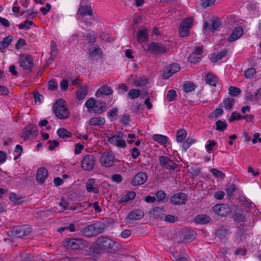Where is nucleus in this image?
Returning a JSON list of instances; mask_svg holds the SVG:
<instances>
[{
    "mask_svg": "<svg viewBox=\"0 0 261 261\" xmlns=\"http://www.w3.org/2000/svg\"><path fill=\"white\" fill-rule=\"evenodd\" d=\"M144 216V212L141 210H135L127 216V219L132 221L141 219Z\"/></svg>",
    "mask_w": 261,
    "mask_h": 261,
    "instance_id": "4be33fe9",
    "label": "nucleus"
},
{
    "mask_svg": "<svg viewBox=\"0 0 261 261\" xmlns=\"http://www.w3.org/2000/svg\"><path fill=\"white\" fill-rule=\"evenodd\" d=\"M188 59L191 63H196L200 61V57L192 53Z\"/></svg>",
    "mask_w": 261,
    "mask_h": 261,
    "instance_id": "4d7b16f0",
    "label": "nucleus"
},
{
    "mask_svg": "<svg viewBox=\"0 0 261 261\" xmlns=\"http://www.w3.org/2000/svg\"><path fill=\"white\" fill-rule=\"evenodd\" d=\"M89 56L92 58L96 57H101V50L97 45H92L89 48Z\"/></svg>",
    "mask_w": 261,
    "mask_h": 261,
    "instance_id": "b1692460",
    "label": "nucleus"
},
{
    "mask_svg": "<svg viewBox=\"0 0 261 261\" xmlns=\"http://www.w3.org/2000/svg\"><path fill=\"white\" fill-rule=\"evenodd\" d=\"M140 93L141 91L139 89H132L127 93V96L132 99H134L139 97Z\"/></svg>",
    "mask_w": 261,
    "mask_h": 261,
    "instance_id": "a19ab883",
    "label": "nucleus"
},
{
    "mask_svg": "<svg viewBox=\"0 0 261 261\" xmlns=\"http://www.w3.org/2000/svg\"><path fill=\"white\" fill-rule=\"evenodd\" d=\"M48 176V171L44 168L42 167L38 169L36 178L37 181L41 184H43Z\"/></svg>",
    "mask_w": 261,
    "mask_h": 261,
    "instance_id": "f3484780",
    "label": "nucleus"
},
{
    "mask_svg": "<svg viewBox=\"0 0 261 261\" xmlns=\"http://www.w3.org/2000/svg\"><path fill=\"white\" fill-rule=\"evenodd\" d=\"M188 200V196L182 192L173 194L170 197V202L173 205H180Z\"/></svg>",
    "mask_w": 261,
    "mask_h": 261,
    "instance_id": "ddd939ff",
    "label": "nucleus"
},
{
    "mask_svg": "<svg viewBox=\"0 0 261 261\" xmlns=\"http://www.w3.org/2000/svg\"><path fill=\"white\" fill-rule=\"evenodd\" d=\"M91 225L96 236L103 233L106 228V224L101 221H97L91 224Z\"/></svg>",
    "mask_w": 261,
    "mask_h": 261,
    "instance_id": "aec40b11",
    "label": "nucleus"
},
{
    "mask_svg": "<svg viewBox=\"0 0 261 261\" xmlns=\"http://www.w3.org/2000/svg\"><path fill=\"white\" fill-rule=\"evenodd\" d=\"M176 92L174 90H170L167 92V99L168 101H172L175 100L176 99Z\"/></svg>",
    "mask_w": 261,
    "mask_h": 261,
    "instance_id": "a18cd8bd",
    "label": "nucleus"
},
{
    "mask_svg": "<svg viewBox=\"0 0 261 261\" xmlns=\"http://www.w3.org/2000/svg\"><path fill=\"white\" fill-rule=\"evenodd\" d=\"M120 121V123L123 124L124 126L127 125L129 121V115L126 114H123Z\"/></svg>",
    "mask_w": 261,
    "mask_h": 261,
    "instance_id": "69168bd1",
    "label": "nucleus"
},
{
    "mask_svg": "<svg viewBox=\"0 0 261 261\" xmlns=\"http://www.w3.org/2000/svg\"><path fill=\"white\" fill-rule=\"evenodd\" d=\"M196 87V86L193 83L189 81H186L183 85V90L186 93H189L194 91Z\"/></svg>",
    "mask_w": 261,
    "mask_h": 261,
    "instance_id": "f704fd0d",
    "label": "nucleus"
},
{
    "mask_svg": "<svg viewBox=\"0 0 261 261\" xmlns=\"http://www.w3.org/2000/svg\"><path fill=\"white\" fill-rule=\"evenodd\" d=\"M193 19L192 17H188L184 19L180 25L188 29H190L193 24Z\"/></svg>",
    "mask_w": 261,
    "mask_h": 261,
    "instance_id": "37998d69",
    "label": "nucleus"
},
{
    "mask_svg": "<svg viewBox=\"0 0 261 261\" xmlns=\"http://www.w3.org/2000/svg\"><path fill=\"white\" fill-rule=\"evenodd\" d=\"M58 88V85L55 80H51L48 82V89L52 91L56 90Z\"/></svg>",
    "mask_w": 261,
    "mask_h": 261,
    "instance_id": "0e129e2a",
    "label": "nucleus"
},
{
    "mask_svg": "<svg viewBox=\"0 0 261 261\" xmlns=\"http://www.w3.org/2000/svg\"><path fill=\"white\" fill-rule=\"evenodd\" d=\"M86 15L92 17L91 19L93 20H96L97 18V17L94 15L93 10L90 5H82L80 4L77 12V15L79 18L80 17L83 18Z\"/></svg>",
    "mask_w": 261,
    "mask_h": 261,
    "instance_id": "9d476101",
    "label": "nucleus"
},
{
    "mask_svg": "<svg viewBox=\"0 0 261 261\" xmlns=\"http://www.w3.org/2000/svg\"><path fill=\"white\" fill-rule=\"evenodd\" d=\"M227 124L221 120H218L216 122V129L220 132H223L227 127Z\"/></svg>",
    "mask_w": 261,
    "mask_h": 261,
    "instance_id": "49530a36",
    "label": "nucleus"
},
{
    "mask_svg": "<svg viewBox=\"0 0 261 261\" xmlns=\"http://www.w3.org/2000/svg\"><path fill=\"white\" fill-rule=\"evenodd\" d=\"M187 136V132L184 129H180L177 132L176 141L181 143Z\"/></svg>",
    "mask_w": 261,
    "mask_h": 261,
    "instance_id": "ea45409f",
    "label": "nucleus"
},
{
    "mask_svg": "<svg viewBox=\"0 0 261 261\" xmlns=\"http://www.w3.org/2000/svg\"><path fill=\"white\" fill-rule=\"evenodd\" d=\"M243 34V28L241 27L236 28L228 38L229 42L234 41L239 39Z\"/></svg>",
    "mask_w": 261,
    "mask_h": 261,
    "instance_id": "6ab92c4d",
    "label": "nucleus"
},
{
    "mask_svg": "<svg viewBox=\"0 0 261 261\" xmlns=\"http://www.w3.org/2000/svg\"><path fill=\"white\" fill-rule=\"evenodd\" d=\"M221 22L220 19L218 18H216L211 20L210 24L207 22H205L204 23V27L208 28L209 31L213 32L216 30H217L220 27Z\"/></svg>",
    "mask_w": 261,
    "mask_h": 261,
    "instance_id": "a211bd4d",
    "label": "nucleus"
},
{
    "mask_svg": "<svg viewBox=\"0 0 261 261\" xmlns=\"http://www.w3.org/2000/svg\"><path fill=\"white\" fill-rule=\"evenodd\" d=\"M57 134L58 136L63 139H67L71 137V134L65 128H59L57 130Z\"/></svg>",
    "mask_w": 261,
    "mask_h": 261,
    "instance_id": "473e14b6",
    "label": "nucleus"
},
{
    "mask_svg": "<svg viewBox=\"0 0 261 261\" xmlns=\"http://www.w3.org/2000/svg\"><path fill=\"white\" fill-rule=\"evenodd\" d=\"M178 217L171 215H168L166 216L165 220L166 222L173 223L178 220Z\"/></svg>",
    "mask_w": 261,
    "mask_h": 261,
    "instance_id": "338daca9",
    "label": "nucleus"
},
{
    "mask_svg": "<svg viewBox=\"0 0 261 261\" xmlns=\"http://www.w3.org/2000/svg\"><path fill=\"white\" fill-rule=\"evenodd\" d=\"M88 86L87 85L80 86L79 89L76 91V98L79 100H83L86 97L88 93Z\"/></svg>",
    "mask_w": 261,
    "mask_h": 261,
    "instance_id": "5701e85b",
    "label": "nucleus"
},
{
    "mask_svg": "<svg viewBox=\"0 0 261 261\" xmlns=\"http://www.w3.org/2000/svg\"><path fill=\"white\" fill-rule=\"evenodd\" d=\"M158 160L160 165L168 171L174 170L178 167V164L167 156L160 155Z\"/></svg>",
    "mask_w": 261,
    "mask_h": 261,
    "instance_id": "423d86ee",
    "label": "nucleus"
},
{
    "mask_svg": "<svg viewBox=\"0 0 261 261\" xmlns=\"http://www.w3.org/2000/svg\"><path fill=\"white\" fill-rule=\"evenodd\" d=\"M86 39L89 43H94L96 41L95 34L93 32L89 33L86 35Z\"/></svg>",
    "mask_w": 261,
    "mask_h": 261,
    "instance_id": "5fc2aeb1",
    "label": "nucleus"
},
{
    "mask_svg": "<svg viewBox=\"0 0 261 261\" xmlns=\"http://www.w3.org/2000/svg\"><path fill=\"white\" fill-rule=\"evenodd\" d=\"M147 177V175L145 172H140L133 177L131 181V185L135 186L142 185L146 181Z\"/></svg>",
    "mask_w": 261,
    "mask_h": 261,
    "instance_id": "2eb2a0df",
    "label": "nucleus"
},
{
    "mask_svg": "<svg viewBox=\"0 0 261 261\" xmlns=\"http://www.w3.org/2000/svg\"><path fill=\"white\" fill-rule=\"evenodd\" d=\"M67 245L71 249H82L87 246V242L82 239H71L66 240Z\"/></svg>",
    "mask_w": 261,
    "mask_h": 261,
    "instance_id": "1a4fd4ad",
    "label": "nucleus"
},
{
    "mask_svg": "<svg viewBox=\"0 0 261 261\" xmlns=\"http://www.w3.org/2000/svg\"><path fill=\"white\" fill-rule=\"evenodd\" d=\"M105 119L102 117H93L89 120V124L90 125H97L101 127L105 123Z\"/></svg>",
    "mask_w": 261,
    "mask_h": 261,
    "instance_id": "cd10ccee",
    "label": "nucleus"
},
{
    "mask_svg": "<svg viewBox=\"0 0 261 261\" xmlns=\"http://www.w3.org/2000/svg\"><path fill=\"white\" fill-rule=\"evenodd\" d=\"M113 92V89L107 85H105L100 87L96 92L95 95L97 97H99L102 95H109L112 94Z\"/></svg>",
    "mask_w": 261,
    "mask_h": 261,
    "instance_id": "412c9836",
    "label": "nucleus"
},
{
    "mask_svg": "<svg viewBox=\"0 0 261 261\" xmlns=\"http://www.w3.org/2000/svg\"><path fill=\"white\" fill-rule=\"evenodd\" d=\"M156 199L158 202H162L164 200V199L166 196V194L165 191L163 190H159L156 192L155 194Z\"/></svg>",
    "mask_w": 261,
    "mask_h": 261,
    "instance_id": "09e8293b",
    "label": "nucleus"
},
{
    "mask_svg": "<svg viewBox=\"0 0 261 261\" xmlns=\"http://www.w3.org/2000/svg\"><path fill=\"white\" fill-rule=\"evenodd\" d=\"M47 143L49 144L48 149L49 150H54L55 148L59 145V143L57 140H49Z\"/></svg>",
    "mask_w": 261,
    "mask_h": 261,
    "instance_id": "052dcab7",
    "label": "nucleus"
},
{
    "mask_svg": "<svg viewBox=\"0 0 261 261\" xmlns=\"http://www.w3.org/2000/svg\"><path fill=\"white\" fill-rule=\"evenodd\" d=\"M236 190V187L234 184L229 185L226 189V194L228 196H231Z\"/></svg>",
    "mask_w": 261,
    "mask_h": 261,
    "instance_id": "774afa93",
    "label": "nucleus"
},
{
    "mask_svg": "<svg viewBox=\"0 0 261 261\" xmlns=\"http://www.w3.org/2000/svg\"><path fill=\"white\" fill-rule=\"evenodd\" d=\"M38 134L37 126L34 124H29L25 127L22 133V137L26 139H32L36 137Z\"/></svg>",
    "mask_w": 261,
    "mask_h": 261,
    "instance_id": "f8f14e48",
    "label": "nucleus"
},
{
    "mask_svg": "<svg viewBox=\"0 0 261 261\" xmlns=\"http://www.w3.org/2000/svg\"><path fill=\"white\" fill-rule=\"evenodd\" d=\"M227 54V49H223L218 54H213L210 58L211 61L213 63H216L218 61L222 59Z\"/></svg>",
    "mask_w": 261,
    "mask_h": 261,
    "instance_id": "2f4dec72",
    "label": "nucleus"
},
{
    "mask_svg": "<svg viewBox=\"0 0 261 261\" xmlns=\"http://www.w3.org/2000/svg\"><path fill=\"white\" fill-rule=\"evenodd\" d=\"M229 94L231 96L236 97L238 96L241 92V90L239 88L231 86L228 88Z\"/></svg>",
    "mask_w": 261,
    "mask_h": 261,
    "instance_id": "79ce46f5",
    "label": "nucleus"
},
{
    "mask_svg": "<svg viewBox=\"0 0 261 261\" xmlns=\"http://www.w3.org/2000/svg\"><path fill=\"white\" fill-rule=\"evenodd\" d=\"M152 138L154 141L162 144H166L168 140V138L166 136L159 134H154Z\"/></svg>",
    "mask_w": 261,
    "mask_h": 261,
    "instance_id": "4c0bfd02",
    "label": "nucleus"
},
{
    "mask_svg": "<svg viewBox=\"0 0 261 261\" xmlns=\"http://www.w3.org/2000/svg\"><path fill=\"white\" fill-rule=\"evenodd\" d=\"M201 5L204 8L210 7L214 5L216 2V0H201Z\"/></svg>",
    "mask_w": 261,
    "mask_h": 261,
    "instance_id": "e2e57ef3",
    "label": "nucleus"
},
{
    "mask_svg": "<svg viewBox=\"0 0 261 261\" xmlns=\"http://www.w3.org/2000/svg\"><path fill=\"white\" fill-rule=\"evenodd\" d=\"M195 142V140L193 139L188 138L185 140L182 144L184 149L186 151L190 146Z\"/></svg>",
    "mask_w": 261,
    "mask_h": 261,
    "instance_id": "13d9d810",
    "label": "nucleus"
},
{
    "mask_svg": "<svg viewBox=\"0 0 261 261\" xmlns=\"http://www.w3.org/2000/svg\"><path fill=\"white\" fill-rule=\"evenodd\" d=\"M32 231V228L28 225L15 226L8 232V234L12 237L22 238L30 234Z\"/></svg>",
    "mask_w": 261,
    "mask_h": 261,
    "instance_id": "20e7f679",
    "label": "nucleus"
},
{
    "mask_svg": "<svg viewBox=\"0 0 261 261\" xmlns=\"http://www.w3.org/2000/svg\"><path fill=\"white\" fill-rule=\"evenodd\" d=\"M96 164V159L93 154L85 155L81 161V167L85 171L93 169Z\"/></svg>",
    "mask_w": 261,
    "mask_h": 261,
    "instance_id": "0eeeda50",
    "label": "nucleus"
},
{
    "mask_svg": "<svg viewBox=\"0 0 261 261\" xmlns=\"http://www.w3.org/2000/svg\"><path fill=\"white\" fill-rule=\"evenodd\" d=\"M136 196V193L134 192H130L126 194H125L124 196L122 197L121 199L119 200V202L120 203H122L123 202H127L128 201L132 200L134 198V197Z\"/></svg>",
    "mask_w": 261,
    "mask_h": 261,
    "instance_id": "e433bc0d",
    "label": "nucleus"
},
{
    "mask_svg": "<svg viewBox=\"0 0 261 261\" xmlns=\"http://www.w3.org/2000/svg\"><path fill=\"white\" fill-rule=\"evenodd\" d=\"M213 211L221 217L226 216L230 212L228 205L224 204H217L213 207Z\"/></svg>",
    "mask_w": 261,
    "mask_h": 261,
    "instance_id": "dca6fc26",
    "label": "nucleus"
},
{
    "mask_svg": "<svg viewBox=\"0 0 261 261\" xmlns=\"http://www.w3.org/2000/svg\"><path fill=\"white\" fill-rule=\"evenodd\" d=\"M13 39V37L11 35L5 37L3 40L0 42V50L7 48L12 42Z\"/></svg>",
    "mask_w": 261,
    "mask_h": 261,
    "instance_id": "72a5a7b5",
    "label": "nucleus"
},
{
    "mask_svg": "<svg viewBox=\"0 0 261 261\" xmlns=\"http://www.w3.org/2000/svg\"><path fill=\"white\" fill-rule=\"evenodd\" d=\"M95 183V180L93 178H90L88 180L86 188L88 192H92L95 194H97L99 192V190L97 188L93 187V185Z\"/></svg>",
    "mask_w": 261,
    "mask_h": 261,
    "instance_id": "bb28decb",
    "label": "nucleus"
},
{
    "mask_svg": "<svg viewBox=\"0 0 261 261\" xmlns=\"http://www.w3.org/2000/svg\"><path fill=\"white\" fill-rule=\"evenodd\" d=\"M148 30L146 29H139L137 33V37L140 43L144 42L148 40Z\"/></svg>",
    "mask_w": 261,
    "mask_h": 261,
    "instance_id": "a878e982",
    "label": "nucleus"
},
{
    "mask_svg": "<svg viewBox=\"0 0 261 261\" xmlns=\"http://www.w3.org/2000/svg\"><path fill=\"white\" fill-rule=\"evenodd\" d=\"M211 220V218L207 215L200 214L196 216L194 218V221L197 224H205Z\"/></svg>",
    "mask_w": 261,
    "mask_h": 261,
    "instance_id": "393cba45",
    "label": "nucleus"
},
{
    "mask_svg": "<svg viewBox=\"0 0 261 261\" xmlns=\"http://www.w3.org/2000/svg\"><path fill=\"white\" fill-rule=\"evenodd\" d=\"M83 236L87 238H92L95 237L93 228L91 224L86 226L82 231Z\"/></svg>",
    "mask_w": 261,
    "mask_h": 261,
    "instance_id": "c756f323",
    "label": "nucleus"
},
{
    "mask_svg": "<svg viewBox=\"0 0 261 261\" xmlns=\"http://www.w3.org/2000/svg\"><path fill=\"white\" fill-rule=\"evenodd\" d=\"M108 140L110 143L114 144L118 147L125 148L126 147V142L123 139L116 140L114 138H108Z\"/></svg>",
    "mask_w": 261,
    "mask_h": 261,
    "instance_id": "7c9ffc66",
    "label": "nucleus"
},
{
    "mask_svg": "<svg viewBox=\"0 0 261 261\" xmlns=\"http://www.w3.org/2000/svg\"><path fill=\"white\" fill-rule=\"evenodd\" d=\"M227 229L223 227L220 228L217 230L216 232L217 236L220 239L225 238L227 236Z\"/></svg>",
    "mask_w": 261,
    "mask_h": 261,
    "instance_id": "c03bdc74",
    "label": "nucleus"
},
{
    "mask_svg": "<svg viewBox=\"0 0 261 261\" xmlns=\"http://www.w3.org/2000/svg\"><path fill=\"white\" fill-rule=\"evenodd\" d=\"M205 80L207 84L216 87L218 82V77L214 74L210 73L205 75Z\"/></svg>",
    "mask_w": 261,
    "mask_h": 261,
    "instance_id": "c85d7f7f",
    "label": "nucleus"
},
{
    "mask_svg": "<svg viewBox=\"0 0 261 261\" xmlns=\"http://www.w3.org/2000/svg\"><path fill=\"white\" fill-rule=\"evenodd\" d=\"M115 243V241L105 236L98 237L95 242V244L98 249L110 252H114L115 250L114 248Z\"/></svg>",
    "mask_w": 261,
    "mask_h": 261,
    "instance_id": "f257e3e1",
    "label": "nucleus"
},
{
    "mask_svg": "<svg viewBox=\"0 0 261 261\" xmlns=\"http://www.w3.org/2000/svg\"><path fill=\"white\" fill-rule=\"evenodd\" d=\"M234 102L235 100L234 98L229 97L225 98L223 101L224 108L228 110H231Z\"/></svg>",
    "mask_w": 261,
    "mask_h": 261,
    "instance_id": "c9c22d12",
    "label": "nucleus"
},
{
    "mask_svg": "<svg viewBox=\"0 0 261 261\" xmlns=\"http://www.w3.org/2000/svg\"><path fill=\"white\" fill-rule=\"evenodd\" d=\"M85 106L88 109V111L93 110L96 114H100L105 111L107 107V103L105 102L96 100L94 98L90 97L86 101Z\"/></svg>",
    "mask_w": 261,
    "mask_h": 261,
    "instance_id": "f03ea898",
    "label": "nucleus"
},
{
    "mask_svg": "<svg viewBox=\"0 0 261 261\" xmlns=\"http://www.w3.org/2000/svg\"><path fill=\"white\" fill-rule=\"evenodd\" d=\"M115 155L111 151L104 152L101 155L99 161L101 165L107 168L114 165Z\"/></svg>",
    "mask_w": 261,
    "mask_h": 261,
    "instance_id": "6e6552de",
    "label": "nucleus"
},
{
    "mask_svg": "<svg viewBox=\"0 0 261 261\" xmlns=\"http://www.w3.org/2000/svg\"><path fill=\"white\" fill-rule=\"evenodd\" d=\"M65 101L62 99L57 100L53 106L55 115L60 119H67L69 117V112L65 106Z\"/></svg>",
    "mask_w": 261,
    "mask_h": 261,
    "instance_id": "7ed1b4c3",
    "label": "nucleus"
},
{
    "mask_svg": "<svg viewBox=\"0 0 261 261\" xmlns=\"http://www.w3.org/2000/svg\"><path fill=\"white\" fill-rule=\"evenodd\" d=\"M147 83L146 79L140 77L135 81V84L137 86H143Z\"/></svg>",
    "mask_w": 261,
    "mask_h": 261,
    "instance_id": "680f3d73",
    "label": "nucleus"
},
{
    "mask_svg": "<svg viewBox=\"0 0 261 261\" xmlns=\"http://www.w3.org/2000/svg\"><path fill=\"white\" fill-rule=\"evenodd\" d=\"M211 172L216 177L223 178L225 176L224 174L221 171L216 169H212Z\"/></svg>",
    "mask_w": 261,
    "mask_h": 261,
    "instance_id": "bf43d9fd",
    "label": "nucleus"
},
{
    "mask_svg": "<svg viewBox=\"0 0 261 261\" xmlns=\"http://www.w3.org/2000/svg\"><path fill=\"white\" fill-rule=\"evenodd\" d=\"M153 216L155 218H160L162 215L165 214L164 207H156L153 208Z\"/></svg>",
    "mask_w": 261,
    "mask_h": 261,
    "instance_id": "58836bf2",
    "label": "nucleus"
},
{
    "mask_svg": "<svg viewBox=\"0 0 261 261\" xmlns=\"http://www.w3.org/2000/svg\"><path fill=\"white\" fill-rule=\"evenodd\" d=\"M9 200L15 204H19L21 203L22 201L21 200V198L18 197L16 194L12 193L10 194L9 196Z\"/></svg>",
    "mask_w": 261,
    "mask_h": 261,
    "instance_id": "8fccbe9b",
    "label": "nucleus"
},
{
    "mask_svg": "<svg viewBox=\"0 0 261 261\" xmlns=\"http://www.w3.org/2000/svg\"><path fill=\"white\" fill-rule=\"evenodd\" d=\"M148 50L155 55L163 54L167 52L165 46L159 42H152L149 44L148 45Z\"/></svg>",
    "mask_w": 261,
    "mask_h": 261,
    "instance_id": "9b49d317",
    "label": "nucleus"
},
{
    "mask_svg": "<svg viewBox=\"0 0 261 261\" xmlns=\"http://www.w3.org/2000/svg\"><path fill=\"white\" fill-rule=\"evenodd\" d=\"M180 69V66L177 63H173L166 66L164 69L162 76L164 79H167L173 73L177 72Z\"/></svg>",
    "mask_w": 261,
    "mask_h": 261,
    "instance_id": "4468645a",
    "label": "nucleus"
},
{
    "mask_svg": "<svg viewBox=\"0 0 261 261\" xmlns=\"http://www.w3.org/2000/svg\"><path fill=\"white\" fill-rule=\"evenodd\" d=\"M245 116H242L240 114L237 113L236 112H233L231 114V117L229 118V121L231 122L236 120L245 119Z\"/></svg>",
    "mask_w": 261,
    "mask_h": 261,
    "instance_id": "864d4df0",
    "label": "nucleus"
},
{
    "mask_svg": "<svg viewBox=\"0 0 261 261\" xmlns=\"http://www.w3.org/2000/svg\"><path fill=\"white\" fill-rule=\"evenodd\" d=\"M256 74V71L254 68L251 67L247 69L244 72L245 76L247 79H252Z\"/></svg>",
    "mask_w": 261,
    "mask_h": 261,
    "instance_id": "de8ad7c7",
    "label": "nucleus"
},
{
    "mask_svg": "<svg viewBox=\"0 0 261 261\" xmlns=\"http://www.w3.org/2000/svg\"><path fill=\"white\" fill-rule=\"evenodd\" d=\"M33 24V22L30 20H25L23 22L20 23L18 27L19 29L28 30L30 29L29 25Z\"/></svg>",
    "mask_w": 261,
    "mask_h": 261,
    "instance_id": "3c124183",
    "label": "nucleus"
},
{
    "mask_svg": "<svg viewBox=\"0 0 261 261\" xmlns=\"http://www.w3.org/2000/svg\"><path fill=\"white\" fill-rule=\"evenodd\" d=\"M189 30V29L180 25L178 29L179 36L181 37H185V36L189 35L190 33Z\"/></svg>",
    "mask_w": 261,
    "mask_h": 261,
    "instance_id": "603ef678",
    "label": "nucleus"
},
{
    "mask_svg": "<svg viewBox=\"0 0 261 261\" xmlns=\"http://www.w3.org/2000/svg\"><path fill=\"white\" fill-rule=\"evenodd\" d=\"M18 63L21 67L29 71L31 70L34 65L32 56L27 54L19 55Z\"/></svg>",
    "mask_w": 261,
    "mask_h": 261,
    "instance_id": "39448f33",
    "label": "nucleus"
},
{
    "mask_svg": "<svg viewBox=\"0 0 261 261\" xmlns=\"http://www.w3.org/2000/svg\"><path fill=\"white\" fill-rule=\"evenodd\" d=\"M23 14L25 15L26 17L28 18L31 19L36 17L37 12H34L33 10V8L32 9H28L24 11Z\"/></svg>",
    "mask_w": 261,
    "mask_h": 261,
    "instance_id": "6e6d98bb",
    "label": "nucleus"
}]
</instances>
